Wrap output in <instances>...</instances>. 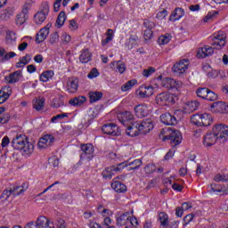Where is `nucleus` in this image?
<instances>
[{
  "instance_id": "1",
  "label": "nucleus",
  "mask_w": 228,
  "mask_h": 228,
  "mask_svg": "<svg viewBox=\"0 0 228 228\" xmlns=\"http://www.w3.org/2000/svg\"><path fill=\"white\" fill-rule=\"evenodd\" d=\"M12 228H22V226L14 225ZM24 228H67V223L62 218L51 219L41 216L36 222H29L25 224Z\"/></svg>"
},
{
  "instance_id": "2",
  "label": "nucleus",
  "mask_w": 228,
  "mask_h": 228,
  "mask_svg": "<svg viewBox=\"0 0 228 228\" xmlns=\"http://www.w3.org/2000/svg\"><path fill=\"white\" fill-rule=\"evenodd\" d=\"M155 82L158 86H161L162 88H166L167 90H176V92H181V89L183 88V86H184L183 82L170 77L163 78V76H159L155 79Z\"/></svg>"
},
{
  "instance_id": "3",
  "label": "nucleus",
  "mask_w": 228,
  "mask_h": 228,
  "mask_svg": "<svg viewBox=\"0 0 228 228\" xmlns=\"http://www.w3.org/2000/svg\"><path fill=\"white\" fill-rule=\"evenodd\" d=\"M212 134L217 137L219 143H225L228 140V126L222 124L216 125L212 128Z\"/></svg>"
},
{
  "instance_id": "4",
  "label": "nucleus",
  "mask_w": 228,
  "mask_h": 228,
  "mask_svg": "<svg viewBox=\"0 0 228 228\" xmlns=\"http://www.w3.org/2000/svg\"><path fill=\"white\" fill-rule=\"evenodd\" d=\"M227 36L223 31H219L217 33H215L210 37V44L215 48L217 49V51H220V49L224 48L226 44Z\"/></svg>"
},
{
  "instance_id": "5",
  "label": "nucleus",
  "mask_w": 228,
  "mask_h": 228,
  "mask_svg": "<svg viewBox=\"0 0 228 228\" xmlns=\"http://www.w3.org/2000/svg\"><path fill=\"white\" fill-rule=\"evenodd\" d=\"M177 101V95L168 93H162L156 96V102L159 106H168Z\"/></svg>"
},
{
  "instance_id": "6",
  "label": "nucleus",
  "mask_w": 228,
  "mask_h": 228,
  "mask_svg": "<svg viewBox=\"0 0 228 228\" xmlns=\"http://www.w3.org/2000/svg\"><path fill=\"white\" fill-rule=\"evenodd\" d=\"M82 153L80 155V161L82 163H88L89 161H92L94 159V145L92 144H83L81 146Z\"/></svg>"
},
{
  "instance_id": "7",
  "label": "nucleus",
  "mask_w": 228,
  "mask_h": 228,
  "mask_svg": "<svg viewBox=\"0 0 228 228\" xmlns=\"http://www.w3.org/2000/svg\"><path fill=\"white\" fill-rule=\"evenodd\" d=\"M190 67V61L188 59H183L180 61L175 63L173 66V72L175 76H183Z\"/></svg>"
},
{
  "instance_id": "8",
  "label": "nucleus",
  "mask_w": 228,
  "mask_h": 228,
  "mask_svg": "<svg viewBox=\"0 0 228 228\" xmlns=\"http://www.w3.org/2000/svg\"><path fill=\"white\" fill-rule=\"evenodd\" d=\"M136 95L141 97V99H147L148 97H151L154 95V87L151 86H141L136 91Z\"/></svg>"
},
{
  "instance_id": "9",
  "label": "nucleus",
  "mask_w": 228,
  "mask_h": 228,
  "mask_svg": "<svg viewBox=\"0 0 228 228\" xmlns=\"http://www.w3.org/2000/svg\"><path fill=\"white\" fill-rule=\"evenodd\" d=\"M53 143L54 136H53L52 134H45L39 139L37 142V147L42 151L44 149H48V147H52Z\"/></svg>"
},
{
  "instance_id": "10",
  "label": "nucleus",
  "mask_w": 228,
  "mask_h": 228,
  "mask_svg": "<svg viewBox=\"0 0 228 228\" xmlns=\"http://www.w3.org/2000/svg\"><path fill=\"white\" fill-rule=\"evenodd\" d=\"M134 112L137 118H143V117H147L150 113L149 105L147 103H140L135 105L134 108Z\"/></svg>"
},
{
  "instance_id": "11",
  "label": "nucleus",
  "mask_w": 228,
  "mask_h": 228,
  "mask_svg": "<svg viewBox=\"0 0 228 228\" xmlns=\"http://www.w3.org/2000/svg\"><path fill=\"white\" fill-rule=\"evenodd\" d=\"M138 129L142 134L151 133V131L154 129V123L152 122V119H146L142 122H138Z\"/></svg>"
},
{
  "instance_id": "12",
  "label": "nucleus",
  "mask_w": 228,
  "mask_h": 228,
  "mask_svg": "<svg viewBox=\"0 0 228 228\" xmlns=\"http://www.w3.org/2000/svg\"><path fill=\"white\" fill-rule=\"evenodd\" d=\"M102 130L105 134H110L111 136H119L120 134V128L113 123L104 125Z\"/></svg>"
},
{
  "instance_id": "13",
  "label": "nucleus",
  "mask_w": 228,
  "mask_h": 228,
  "mask_svg": "<svg viewBox=\"0 0 228 228\" xmlns=\"http://www.w3.org/2000/svg\"><path fill=\"white\" fill-rule=\"evenodd\" d=\"M28 141V136L24 134L17 135L12 139V147L15 151H21L24 144Z\"/></svg>"
},
{
  "instance_id": "14",
  "label": "nucleus",
  "mask_w": 228,
  "mask_h": 228,
  "mask_svg": "<svg viewBox=\"0 0 228 228\" xmlns=\"http://www.w3.org/2000/svg\"><path fill=\"white\" fill-rule=\"evenodd\" d=\"M213 113H228V104L224 102H216L210 105Z\"/></svg>"
},
{
  "instance_id": "15",
  "label": "nucleus",
  "mask_w": 228,
  "mask_h": 228,
  "mask_svg": "<svg viewBox=\"0 0 228 228\" xmlns=\"http://www.w3.org/2000/svg\"><path fill=\"white\" fill-rule=\"evenodd\" d=\"M47 15H49V6H45L43 10L38 11L34 15L35 24H43V22H45V20L47 19Z\"/></svg>"
},
{
  "instance_id": "16",
  "label": "nucleus",
  "mask_w": 228,
  "mask_h": 228,
  "mask_svg": "<svg viewBox=\"0 0 228 228\" xmlns=\"http://www.w3.org/2000/svg\"><path fill=\"white\" fill-rule=\"evenodd\" d=\"M142 165H143V162L142 161L141 159H135L131 162L125 161V162L119 163V167H121L122 169L126 168V167H128V171L138 170V168H140Z\"/></svg>"
},
{
  "instance_id": "17",
  "label": "nucleus",
  "mask_w": 228,
  "mask_h": 228,
  "mask_svg": "<svg viewBox=\"0 0 228 228\" xmlns=\"http://www.w3.org/2000/svg\"><path fill=\"white\" fill-rule=\"evenodd\" d=\"M51 23H48L45 28H41L36 36V44H42L49 37V29H51Z\"/></svg>"
},
{
  "instance_id": "18",
  "label": "nucleus",
  "mask_w": 228,
  "mask_h": 228,
  "mask_svg": "<svg viewBox=\"0 0 228 228\" xmlns=\"http://www.w3.org/2000/svg\"><path fill=\"white\" fill-rule=\"evenodd\" d=\"M169 136L172 147H177V145L183 142V135L179 130H171Z\"/></svg>"
},
{
  "instance_id": "19",
  "label": "nucleus",
  "mask_w": 228,
  "mask_h": 228,
  "mask_svg": "<svg viewBox=\"0 0 228 228\" xmlns=\"http://www.w3.org/2000/svg\"><path fill=\"white\" fill-rule=\"evenodd\" d=\"M120 170H122V166H120V164H118V166L107 167L102 172L103 178L111 179V177H113V175L117 174V172H120Z\"/></svg>"
},
{
  "instance_id": "20",
  "label": "nucleus",
  "mask_w": 228,
  "mask_h": 228,
  "mask_svg": "<svg viewBox=\"0 0 228 228\" xmlns=\"http://www.w3.org/2000/svg\"><path fill=\"white\" fill-rule=\"evenodd\" d=\"M213 53H215L213 46L205 45L198 49L197 58H208V56H212Z\"/></svg>"
},
{
  "instance_id": "21",
  "label": "nucleus",
  "mask_w": 228,
  "mask_h": 228,
  "mask_svg": "<svg viewBox=\"0 0 228 228\" xmlns=\"http://www.w3.org/2000/svg\"><path fill=\"white\" fill-rule=\"evenodd\" d=\"M129 218H131V213L125 212L116 216V224L118 227H124L129 224Z\"/></svg>"
},
{
  "instance_id": "22",
  "label": "nucleus",
  "mask_w": 228,
  "mask_h": 228,
  "mask_svg": "<svg viewBox=\"0 0 228 228\" xmlns=\"http://www.w3.org/2000/svg\"><path fill=\"white\" fill-rule=\"evenodd\" d=\"M20 151L23 158H29L35 152V144L28 140Z\"/></svg>"
},
{
  "instance_id": "23",
  "label": "nucleus",
  "mask_w": 228,
  "mask_h": 228,
  "mask_svg": "<svg viewBox=\"0 0 228 228\" xmlns=\"http://www.w3.org/2000/svg\"><path fill=\"white\" fill-rule=\"evenodd\" d=\"M79 86V81L77 78L70 77L67 80L66 89L69 94H76Z\"/></svg>"
},
{
  "instance_id": "24",
  "label": "nucleus",
  "mask_w": 228,
  "mask_h": 228,
  "mask_svg": "<svg viewBox=\"0 0 228 228\" xmlns=\"http://www.w3.org/2000/svg\"><path fill=\"white\" fill-rule=\"evenodd\" d=\"M22 80V71L16 70L11 73L9 76L5 77V81L10 85H13L14 83H19V81Z\"/></svg>"
},
{
  "instance_id": "25",
  "label": "nucleus",
  "mask_w": 228,
  "mask_h": 228,
  "mask_svg": "<svg viewBox=\"0 0 228 228\" xmlns=\"http://www.w3.org/2000/svg\"><path fill=\"white\" fill-rule=\"evenodd\" d=\"M199 103L197 101L187 102L183 105V113H193V111H197L199 110Z\"/></svg>"
},
{
  "instance_id": "26",
  "label": "nucleus",
  "mask_w": 228,
  "mask_h": 228,
  "mask_svg": "<svg viewBox=\"0 0 228 228\" xmlns=\"http://www.w3.org/2000/svg\"><path fill=\"white\" fill-rule=\"evenodd\" d=\"M5 44L6 45L12 46L17 44V33L13 30H7L5 33Z\"/></svg>"
},
{
  "instance_id": "27",
  "label": "nucleus",
  "mask_w": 228,
  "mask_h": 228,
  "mask_svg": "<svg viewBox=\"0 0 228 228\" xmlns=\"http://www.w3.org/2000/svg\"><path fill=\"white\" fill-rule=\"evenodd\" d=\"M12 95V86H5L0 90V104H3L8 101Z\"/></svg>"
},
{
  "instance_id": "28",
  "label": "nucleus",
  "mask_w": 228,
  "mask_h": 228,
  "mask_svg": "<svg viewBox=\"0 0 228 228\" xmlns=\"http://www.w3.org/2000/svg\"><path fill=\"white\" fill-rule=\"evenodd\" d=\"M17 53L15 52H6V50L3 47H0V61L3 63H6V61H10L12 58H15Z\"/></svg>"
},
{
  "instance_id": "29",
  "label": "nucleus",
  "mask_w": 228,
  "mask_h": 228,
  "mask_svg": "<svg viewBox=\"0 0 228 228\" xmlns=\"http://www.w3.org/2000/svg\"><path fill=\"white\" fill-rule=\"evenodd\" d=\"M160 120L162 124L166 126H175L177 124V118L172 116L170 113L162 114L160 116Z\"/></svg>"
},
{
  "instance_id": "30",
  "label": "nucleus",
  "mask_w": 228,
  "mask_h": 228,
  "mask_svg": "<svg viewBox=\"0 0 228 228\" xmlns=\"http://www.w3.org/2000/svg\"><path fill=\"white\" fill-rule=\"evenodd\" d=\"M216 142H218V137L212 132L211 134L205 135L203 139V145H205V147H211L212 145H215Z\"/></svg>"
},
{
  "instance_id": "31",
  "label": "nucleus",
  "mask_w": 228,
  "mask_h": 228,
  "mask_svg": "<svg viewBox=\"0 0 228 228\" xmlns=\"http://www.w3.org/2000/svg\"><path fill=\"white\" fill-rule=\"evenodd\" d=\"M144 26L145 28H147V29L144 30V40H151L153 35L152 28H154L156 25L154 24V22L147 20L144 22Z\"/></svg>"
},
{
  "instance_id": "32",
  "label": "nucleus",
  "mask_w": 228,
  "mask_h": 228,
  "mask_svg": "<svg viewBox=\"0 0 228 228\" xmlns=\"http://www.w3.org/2000/svg\"><path fill=\"white\" fill-rule=\"evenodd\" d=\"M110 69L118 74H124L126 72V64L120 61H113L110 63Z\"/></svg>"
},
{
  "instance_id": "33",
  "label": "nucleus",
  "mask_w": 228,
  "mask_h": 228,
  "mask_svg": "<svg viewBox=\"0 0 228 228\" xmlns=\"http://www.w3.org/2000/svg\"><path fill=\"white\" fill-rule=\"evenodd\" d=\"M29 19V15L25 14L23 12H19L15 19H14V22L16 24V26H18L19 28H20V26H24V24H26V21Z\"/></svg>"
},
{
  "instance_id": "34",
  "label": "nucleus",
  "mask_w": 228,
  "mask_h": 228,
  "mask_svg": "<svg viewBox=\"0 0 228 228\" xmlns=\"http://www.w3.org/2000/svg\"><path fill=\"white\" fill-rule=\"evenodd\" d=\"M106 38L102 40V47H106V45L112 42L113 38H115V30L109 28L107 32L105 33Z\"/></svg>"
},
{
  "instance_id": "35",
  "label": "nucleus",
  "mask_w": 228,
  "mask_h": 228,
  "mask_svg": "<svg viewBox=\"0 0 228 228\" xmlns=\"http://www.w3.org/2000/svg\"><path fill=\"white\" fill-rule=\"evenodd\" d=\"M140 129L138 128V122H134L132 126L126 129V134L128 136H138L140 134Z\"/></svg>"
},
{
  "instance_id": "36",
  "label": "nucleus",
  "mask_w": 228,
  "mask_h": 228,
  "mask_svg": "<svg viewBox=\"0 0 228 228\" xmlns=\"http://www.w3.org/2000/svg\"><path fill=\"white\" fill-rule=\"evenodd\" d=\"M53 77H54V71L45 70L39 76V81H42V83H47L48 81H51Z\"/></svg>"
},
{
  "instance_id": "37",
  "label": "nucleus",
  "mask_w": 228,
  "mask_h": 228,
  "mask_svg": "<svg viewBox=\"0 0 228 228\" xmlns=\"http://www.w3.org/2000/svg\"><path fill=\"white\" fill-rule=\"evenodd\" d=\"M111 188L118 193H124V191H126V190H127V187L126 186V184H124L118 181H114L111 183Z\"/></svg>"
},
{
  "instance_id": "38",
  "label": "nucleus",
  "mask_w": 228,
  "mask_h": 228,
  "mask_svg": "<svg viewBox=\"0 0 228 228\" xmlns=\"http://www.w3.org/2000/svg\"><path fill=\"white\" fill-rule=\"evenodd\" d=\"M213 124V116L211 114L205 112L201 114V126L208 127Z\"/></svg>"
},
{
  "instance_id": "39",
  "label": "nucleus",
  "mask_w": 228,
  "mask_h": 228,
  "mask_svg": "<svg viewBox=\"0 0 228 228\" xmlns=\"http://www.w3.org/2000/svg\"><path fill=\"white\" fill-rule=\"evenodd\" d=\"M184 17V10L182 8H176L174 12L170 16V20H173V22H175V20H180Z\"/></svg>"
},
{
  "instance_id": "40",
  "label": "nucleus",
  "mask_w": 228,
  "mask_h": 228,
  "mask_svg": "<svg viewBox=\"0 0 228 228\" xmlns=\"http://www.w3.org/2000/svg\"><path fill=\"white\" fill-rule=\"evenodd\" d=\"M28 188H29V184H28V183H23L21 186L13 187V197L22 195V193H24Z\"/></svg>"
},
{
  "instance_id": "41",
  "label": "nucleus",
  "mask_w": 228,
  "mask_h": 228,
  "mask_svg": "<svg viewBox=\"0 0 228 228\" xmlns=\"http://www.w3.org/2000/svg\"><path fill=\"white\" fill-rule=\"evenodd\" d=\"M138 85V80L135 78H133L131 80L126 81L122 86L121 90L123 92H129V90H133L134 86H136Z\"/></svg>"
},
{
  "instance_id": "42",
  "label": "nucleus",
  "mask_w": 228,
  "mask_h": 228,
  "mask_svg": "<svg viewBox=\"0 0 228 228\" xmlns=\"http://www.w3.org/2000/svg\"><path fill=\"white\" fill-rule=\"evenodd\" d=\"M79 60L81 63H88V61L92 60V53H90V50L84 49L80 54Z\"/></svg>"
},
{
  "instance_id": "43",
  "label": "nucleus",
  "mask_w": 228,
  "mask_h": 228,
  "mask_svg": "<svg viewBox=\"0 0 228 228\" xmlns=\"http://www.w3.org/2000/svg\"><path fill=\"white\" fill-rule=\"evenodd\" d=\"M13 13H15V9L13 7H7L0 15L2 20H8L10 17H13Z\"/></svg>"
},
{
  "instance_id": "44",
  "label": "nucleus",
  "mask_w": 228,
  "mask_h": 228,
  "mask_svg": "<svg viewBox=\"0 0 228 228\" xmlns=\"http://www.w3.org/2000/svg\"><path fill=\"white\" fill-rule=\"evenodd\" d=\"M33 4H35V1L27 0L21 7V13H25V15H29V12H31V8H33Z\"/></svg>"
},
{
  "instance_id": "45",
  "label": "nucleus",
  "mask_w": 228,
  "mask_h": 228,
  "mask_svg": "<svg viewBox=\"0 0 228 228\" xmlns=\"http://www.w3.org/2000/svg\"><path fill=\"white\" fill-rule=\"evenodd\" d=\"M171 40H172V35L165 34V35L159 36L157 42L159 45H167V44H170Z\"/></svg>"
},
{
  "instance_id": "46",
  "label": "nucleus",
  "mask_w": 228,
  "mask_h": 228,
  "mask_svg": "<svg viewBox=\"0 0 228 228\" xmlns=\"http://www.w3.org/2000/svg\"><path fill=\"white\" fill-rule=\"evenodd\" d=\"M86 102V98L85 96L75 97L69 100L70 106H82Z\"/></svg>"
},
{
  "instance_id": "47",
  "label": "nucleus",
  "mask_w": 228,
  "mask_h": 228,
  "mask_svg": "<svg viewBox=\"0 0 228 228\" xmlns=\"http://www.w3.org/2000/svg\"><path fill=\"white\" fill-rule=\"evenodd\" d=\"M102 99V93L99 91H93L89 93V101L90 102H97Z\"/></svg>"
},
{
  "instance_id": "48",
  "label": "nucleus",
  "mask_w": 228,
  "mask_h": 228,
  "mask_svg": "<svg viewBox=\"0 0 228 228\" xmlns=\"http://www.w3.org/2000/svg\"><path fill=\"white\" fill-rule=\"evenodd\" d=\"M45 103V100L43 97H39L33 101V108L37 111H40V110L44 108Z\"/></svg>"
},
{
  "instance_id": "49",
  "label": "nucleus",
  "mask_w": 228,
  "mask_h": 228,
  "mask_svg": "<svg viewBox=\"0 0 228 228\" xmlns=\"http://www.w3.org/2000/svg\"><path fill=\"white\" fill-rule=\"evenodd\" d=\"M159 222L162 227H167L168 225V215L165 212L159 214Z\"/></svg>"
},
{
  "instance_id": "50",
  "label": "nucleus",
  "mask_w": 228,
  "mask_h": 228,
  "mask_svg": "<svg viewBox=\"0 0 228 228\" xmlns=\"http://www.w3.org/2000/svg\"><path fill=\"white\" fill-rule=\"evenodd\" d=\"M69 115H70V113H61V114H58L54 117L52 118V123L53 124H59V122H61V120H64V118H68Z\"/></svg>"
},
{
  "instance_id": "51",
  "label": "nucleus",
  "mask_w": 228,
  "mask_h": 228,
  "mask_svg": "<svg viewBox=\"0 0 228 228\" xmlns=\"http://www.w3.org/2000/svg\"><path fill=\"white\" fill-rule=\"evenodd\" d=\"M66 20H67V15L65 14V12H61L56 20L57 27L61 28V26L65 24Z\"/></svg>"
},
{
  "instance_id": "52",
  "label": "nucleus",
  "mask_w": 228,
  "mask_h": 228,
  "mask_svg": "<svg viewBox=\"0 0 228 228\" xmlns=\"http://www.w3.org/2000/svg\"><path fill=\"white\" fill-rule=\"evenodd\" d=\"M61 42L63 45H67V44H69V42L72 40V37L67 32H62L61 34Z\"/></svg>"
},
{
  "instance_id": "53",
  "label": "nucleus",
  "mask_w": 228,
  "mask_h": 228,
  "mask_svg": "<svg viewBox=\"0 0 228 228\" xmlns=\"http://www.w3.org/2000/svg\"><path fill=\"white\" fill-rule=\"evenodd\" d=\"M136 42H138V37L132 36L126 41V45H127L128 49H133L136 45Z\"/></svg>"
},
{
  "instance_id": "54",
  "label": "nucleus",
  "mask_w": 228,
  "mask_h": 228,
  "mask_svg": "<svg viewBox=\"0 0 228 228\" xmlns=\"http://www.w3.org/2000/svg\"><path fill=\"white\" fill-rule=\"evenodd\" d=\"M208 90L209 89H208L206 87H201L196 91V94H197L198 97H200V99H207Z\"/></svg>"
},
{
  "instance_id": "55",
  "label": "nucleus",
  "mask_w": 228,
  "mask_h": 228,
  "mask_svg": "<svg viewBox=\"0 0 228 228\" xmlns=\"http://www.w3.org/2000/svg\"><path fill=\"white\" fill-rule=\"evenodd\" d=\"M154 72H156V68L149 67L142 70V75L143 77H151V76H152V74H154Z\"/></svg>"
},
{
  "instance_id": "56",
  "label": "nucleus",
  "mask_w": 228,
  "mask_h": 228,
  "mask_svg": "<svg viewBox=\"0 0 228 228\" xmlns=\"http://www.w3.org/2000/svg\"><path fill=\"white\" fill-rule=\"evenodd\" d=\"M191 122L194 124V126H201V114H195L191 116Z\"/></svg>"
},
{
  "instance_id": "57",
  "label": "nucleus",
  "mask_w": 228,
  "mask_h": 228,
  "mask_svg": "<svg viewBox=\"0 0 228 228\" xmlns=\"http://www.w3.org/2000/svg\"><path fill=\"white\" fill-rule=\"evenodd\" d=\"M214 181H216V183H228V175H216L214 177Z\"/></svg>"
},
{
  "instance_id": "58",
  "label": "nucleus",
  "mask_w": 228,
  "mask_h": 228,
  "mask_svg": "<svg viewBox=\"0 0 228 228\" xmlns=\"http://www.w3.org/2000/svg\"><path fill=\"white\" fill-rule=\"evenodd\" d=\"M11 195H13V189H5L0 196V199H3L4 200H8Z\"/></svg>"
},
{
  "instance_id": "59",
  "label": "nucleus",
  "mask_w": 228,
  "mask_h": 228,
  "mask_svg": "<svg viewBox=\"0 0 228 228\" xmlns=\"http://www.w3.org/2000/svg\"><path fill=\"white\" fill-rule=\"evenodd\" d=\"M216 99H218V94H216L215 92L211 91L208 89V92L207 93V101H216Z\"/></svg>"
},
{
  "instance_id": "60",
  "label": "nucleus",
  "mask_w": 228,
  "mask_h": 228,
  "mask_svg": "<svg viewBox=\"0 0 228 228\" xmlns=\"http://www.w3.org/2000/svg\"><path fill=\"white\" fill-rule=\"evenodd\" d=\"M210 188L214 193H222V191H225V190H224V187L216 183H212Z\"/></svg>"
},
{
  "instance_id": "61",
  "label": "nucleus",
  "mask_w": 228,
  "mask_h": 228,
  "mask_svg": "<svg viewBox=\"0 0 228 228\" xmlns=\"http://www.w3.org/2000/svg\"><path fill=\"white\" fill-rule=\"evenodd\" d=\"M100 73L97 69H92L91 71L88 73L87 77L88 79H95V77H99Z\"/></svg>"
},
{
  "instance_id": "62",
  "label": "nucleus",
  "mask_w": 228,
  "mask_h": 228,
  "mask_svg": "<svg viewBox=\"0 0 228 228\" xmlns=\"http://www.w3.org/2000/svg\"><path fill=\"white\" fill-rule=\"evenodd\" d=\"M96 115H94V110H89L88 115L86 116V120H87V123H86V126H88L90 124H92V120L95 118Z\"/></svg>"
},
{
  "instance_id": "63",
  "label": "nucleus",
  "mask_w": 228,
  "mask_h": 228,
  "mask_svg": "<svg viewBox=\"0 0 228 228\" xmlns=\"http://www.w3.org/2000/svg\"><path fill=\"white\" fill-rule=\"evenodd\" d=\"M144 172L146 174H152L153 172H156V165L154 164H149L144 167Z\"/></svg>"
},
{
  "instance_id": "64",
  "label": "nucleus",
  "mask_w": 228,
  "mask_h": 228,
  "mask_svg": "<svg viewBox=\"0 0 228 228\" xmlns=\"http://www.w3.org/2000/svg\"><path fill=\"white\" fill-rule=\"evenodd\" d=\"M79 28V25L77 24V21L75 20H69V29L70 31H77Z\"/></svg>"
}]
</instances>
